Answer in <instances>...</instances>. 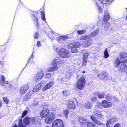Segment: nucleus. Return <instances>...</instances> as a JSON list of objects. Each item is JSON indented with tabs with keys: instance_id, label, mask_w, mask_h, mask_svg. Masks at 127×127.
Returning a JSON list of instances; mask_svg holds the SVG:
<instances>
[{
	"instance_id": "1",
	"label": "nucleus",
	"mask_w": 127,
	"mask_h": 127,
	"mask_svg": "<svg viewBox=\"0 0 127 127\" xmlns=\"http://www.w3.org/2000/svg\"><path fill=\"white\" fill-rule=\"evenodd\" d=\"M104 115L101 112L99 111L95 110L93 114L91 116V119L95 123L100 125L102 124L100 122L96 119L97 118L100 119H103Z\"/></svg>"
},
{
	"instance_id": "2",
	"label": "nucleus",
	"mask_w": 127,
	"mask_h": 127,
	"mask_svg": "<svg viewBox=\"0 0 127 127\" xmlns=\"http://www.w3.org/2000/svg\"><path fill=\"white\" fill-rule=\"evenodd\" d=\"M63 61L61 60V59L59 57L56 58L53 61L52 65L53 66L51 67L48 69V71H53L57 70L58 67L57 66L63 64Z\"/></svg>"
},
{
	"instance_id": "3",
	"label": "nucleus",
	"mask_w": 127,
	"mask_h": 127,
	"mask_svg": "<svg viewBox=\"0 0 127 127\" xmlns=\"http://www.w3.org/2000/svg\"><path fill=\"white\" fill-rule=\"evenodd\" d=\"M79 122L80 124L84 127H94L93 123L90 122L89 120L82 117L79 118Z\"/></svg>"
},
{
	"instance_id": "4",
	"label": "nucleus",
	"mask_w": 127,
	"mask_h": 127,
	"mask_svg": "<svg viewBox=\"0 0 127 127\" xmlns=\"http://www.w3.org/2000/svg\"><path fill=\"white\" fill-rule=\"evenodd\" d=\"M86 81L83 77H81L78 79L77 82V88L79 89L82 90L86 84Z\"/></svg>"
},
{
	"instance_id": "5",
	"label": "nucleus",
	"mask_w": 127,
	"mask_h": 127,
	"mask_svg": "<svg viewBox=\"0 0 127 127\" xmlns=\"http://www.w3.org/2000/svg\"><path fill=\"white\" fill-rule=\"evenodd\" d=\"M45 121L46 123L50 124L56 118V113L53 112H51L46 117Z\"/></svg>"
},
{
	"instance_id": "6",
	"label": "nucleus",
	"mask_w": 127,
	"mask_h": 127,
	"mask_svg": "<svg viewBox=\"0 0 127 127\" xmlns=\"http://www.w3.org/2000/svg\"><path fill=\"white\" fill-rule=\"evenodd\" d=\"M59 55L60 56L63 58H67L70 56L69 52L63 48L59 51Z\"/></svg>"
},
{
	"instance_id": "7",
	"label": "nucleus",
	"mask_w": 127,
	"mask_h": 127,
	"mask_svg": "<svg viewBox=\"0 0 127 127\" xmlns=\"http://www.w3.org/2000/svg\"><path fill=\"white\" fill-rule=\"evenodd\" d=\"M52 127H64L63 121L60 119H56L52 123Z\"/></svg>"
},
{
	"instance_id": "8",
	"label": "nucleus",
	"mask_w": 127,
	"mask_h": 127,
	"mask_svg": "<svg viewBox=\"0 0 127 127\" xmlns=\"http://www.w3.org/2000/svg\"><path fill=\"white\" fill-rule=\"evenodd\" d=\"M30 118L28 117H26L23 120V123L25 124H23L22 123V119H20L19 122V126L20 127H26V125H29L30 124Z\"/></svg>"
},
{
	"instance_id": "9",
	"label": "nucleus",
	"mask_w": 127,
	"mask_h": 127,
	"mask_svg": "<svg viewBox=\"0 0 127 127\" xmlns=\"http://www.w3.org/2000/svg\"><path fill=\"white\" fill-rule=\"evenodd\" d=\"M44 73L43 71H41L35 75L33 78V81L34 82H37L40 80L43 77Z\"/></svg>"
},
{
	"instance_id": "10",
	"label": "nucleus",
	"mask_w": 127,
	"mask_h": 127,
	"mask_svg": "<svg viewBox=\"0 0 127 127\" xmlns=\"http://www.w3.org/2000/svg\"><path fill=\"white\" fill-rule=\"evenodd\" d=\"M29 87L28 84H26L21 87L20 89V94L21 95L24 94L27 91Z\"/></svg>"
},
{
	"instance_id": "11",
	"label": "nucleus",
	"mask_w": 127,
	"mask_h": 127,
	"mask_svg": "<svg viewBox=\"0 0 127 127\" xmlns=\"http://www.w3.org/2000/svg\"><path fill=\"white\" fill-rule=\"evenodd\" d=\"M67 102V105L69 109H74L75 108L76 105L74 101L71 100H68Z\"/></svg>"
},
{
	"instance_id": "12",
	"label": "nucleus",
	"mask_w": 127,
	"mask_h": 127,
	"mask_svg": "<svg viewBox=\"0 0 127 127\" xmlns=\"http://www.w3.org/2000/svg\"><path fill=\"white\" fill-rule=\"evenodd\" d=\"M102 106L106 108H108L111 107L112 105L111 102L108 101L106 100L102 101L101 103Z\"/></svg>"
},
{
	"instance_id": "13",
	"label": "nucleus",
	"mask_w": 127,
	"mask_h": 127,
	"mask_svg": "<svg viewBox=\"0 0 127 127\" xmlns=\"http://www.w3.org/2000/svg\"><path fill=\"white\" fill-rule=\"evenodd\" d=\"M49 109H45L43 110L40 113V116L42 118L46 117L49 114Z\"/></svg>"
},
{
	"instance_id": "14",
	"label": "nucleus",
	"mask_w": 127,
	"mask_h": 127,
	"mask_svg": "<svg viewBox=\"0 0 127 127\" xmlns=\"http://www.w3.org/2000/svg\"><path fill=\"white\" fill-rule=\"evenodd\" d=\"M127 70V66L126 64L122 63L119 66L118 70L121 72L126 71Z\"/></svg>"
},
{
	"instance_id": "15",
	"label": "nucleus",
	"mask_w": 127,
	"mask_h": 127,
	"mask_svg": "<svg viewBox=\"0 0 127 127\" xmlns=\"http://www.w3.org/2000/svg\"><path fill=\"white\" fill-rule=\"evenodd\" d=\"M81 45V44L80 43L78 42H75L69 44L68 46V47L69 49H70L71 47H72L78 48L80 47Z\"/></svg>"
},
{
	"instance_id": "16",
	"label": "nucleus",
	"mask_w": 127,
	"mask_h": 127,
	"mask_svg": "<svg viewBox=\"0 0 127 127\" xmlns=\"http://www.w3.org/2000/svg\"><path fill=\"white\" fill-rule=\"evenodd\" d=\"M121 60L123 62H127V54L125 52L121 53L120 55Z\"/></svg>"
},
{
	"instance_id": "17",
	"label": "nucleus",
	"mask_w": 127,
	"mask_h": 127,
	"mask_svg": "<svg viewBox=\"0 0 127 127\" xmlns=\"http://www.w3.org/2000/svg\"><path fill=\"white\" fill-rule=\"evenodd\" d=\"M54 82L52 81L50 82L49 83L47 84L42 88L43 91H45L48 89H50L52 86L54 84Z\"/></svg>"
},
{
	"instance_id": "18",
	"label": "nucleus",
	"mask_w": 127,
	"mask_h": 127,
	"mask_svg": "<svg viewBox=\"0 0 127 127\" xmlns=\"http://www.w3.org/2000/svg\"><path fill=\"white\" fill-rule=\"evenodd\" d=\"M39 118L37 117L30 118V124L36 125L39 121Z\"/></svg>"
},
{
	"instance_id": "19",
	"label": "nucleus",
	"mask_w": 127,
	"mask_h": 127,
	"mask_svg": "<svg viewBox=\"0 0 127 127\" xmlns=\"http://www.w3.org/2000/svg\"><path fill=\"white\" fill-rule=\"evenodd\" d=\"M86 41H84L82 43V45L85 47H88L92 43V40L91 39H88Z\"/></svg>"
},
{
	"instance_id": "20",
	"label": "nucleus",
	"mask_w": 127,
	"mask_h": 127,
	"mask_svg": "<svg viewBox=\"0 0 127 127\" xmlns=\"http://www.w3.org/2000/svg\"><path fill=\"white\" fill-rule=\"evenodd\" d=\"M84 52L83 54V59H86L87 58L88 56L90 54L89 52L85 49H83L81 50V53H82Z\"/></svg>"
},
{
	"instance_id": "21",
	"label": "nucleus",
	"mask_w": 127,
	"mask_h": 127,
	"mask_svg": "<svg viewBox=\"0 0 127 127\" xmlns=\"http://www.w3.org/2000/svg\"><path fill=\"white\" fill-rule=\"evenodd\" d=\"M99 32L98 30H96L93 32L91 33L89 35H88L89 39H91L95 37Z\"/></svg>"
},
{
	"instance_id": "22",
	"label": "nucleus",
	"mask_w": 127,
	"mask_h": 127,
	"mask_svg": "<svg viewBox=\"0 0 127 127\" xmlns=\"http://www.w3.org/2000/svg\"><path fill=\"white\" fill-rule=\"evenodd\" d=\"M67 38L68 37L66 36H62L58 38V40L59 43H62L64 42L65 40L67 39Z\"/></svg>"
},
{
	"instance_id": "23",
	"label": "nucleus",
	"mask_w": 127,
	"mask_h": 127,
	"mask_svg": "<svg viewBox=\"0 0 127 127\" xmlns=\"http://www.w3.org/2000/svg\"><path fill=\"white\" fill-rule=\"evenodd\" d=\"M93 95H97L99 98H104L105 95V94L104 92L98 93L97 92H95Z\"/></svg>"
},
{
	"instance_id": "24",
	"label": "nucleus",
	"mask_w": 127,
	"mask_h": 127,
	"mask_svg": "<svg viewBox=\"0 0 127 127\" xmlns=\"http://www.w3.org/2000/svg\"><path fill=\"white\" fill-rule=\"evenodd\" d=\"M98 77L102 80H104L105 79H106L107 75H106L102 73H98L97 75Z\"/></svg>"
},
{
	"instance_id": "25",
	"label": "nucleus",
	"mask_w": 127,
	"mask_h": 127,
	"mask_svg": "<svg viewBox=\"0 0 127 127\" xmlns=\"http://www.w3.org/2000/svg\"><path fill=\"white\" fill-rule=\"evenodd\" d=\"M121 62L119 58H117L114 61V67H118Z\"/></svg>"
},
{
	"instance_id": "26",
	"label": "nucleus",
	"mask_w": 127,
	"mask_h": 127,
	"mask_svg": "<svg viewBox=\"0 0 127 127\" xmlns=\"http://www.w3.org/2000/svg\"><path fill=\"white\" fill-rule=\"evenodd\" d=\"M41 87L39 85L35 86L33 89V92H35L38 91L40 89Z\"/></svg>"
},
{
	"instance_id": "27",
	"label": "nucleus",
	"mask_w": 127,
	"mask_h": 127,
	"mask_svg": "<svg viewBox=\"0 0 127 127\" xmlns=\"http://www.w3.org/2000/svg\"><path fill=\"white\" fill-rule=\"evenodd\" d=\"M1 80L0 81V84L1 85H3L5 83V77L3 75H1L0 76Z\"/></svg>"
},
{
	"instance_id": "28",
	"label": "nucleus",
	"mask_w": 127,
	"mask_h": 127,
	"mask_svg": "<svg viewBox=\"0 0 127 127\" xmlns=\"http://www.w3.org/2000/svg\"><path fill=\"white\" fill-rule=\"evenodd\" d=\"M84 106L87 109H90L92 107V105L90 104L89 101H87L85 103Z\"/></svg>"
},
{
	"instance_id": "29",
	"label": "nucleus",
	"mask_w": 127,
	"mask_h": 127,
	"mask_svg": "<svg viewBox=\"0 0 127 127\" xmlns=\"http://www.w3.org/2000/svg\"><path fill=\"white\" fill-rule=\"evenodd\" d=\"M113 1H112V0H106V1L105 0H103L102 1H101V3H102L103 4H104L103 5V7H104V6H106L107 5H108V4H108V3H106V1L107 2H110V3H111Z\"/></svg>"
},
{
	"instance_id": "30",
	"label": "nucleus",
	"mask_w": 127,
	"mask_h": 127,
	"mask_svg": "<svg viewBox=\"0 0 127 127\" xmlns=\"http://www.w3.org/2000/svg\"><path fill=\"white\" fill-rule=\"evenodd\" d=\"M104 58H108L109 56V55L108 54V51L107 49H105V50L104 52Z\"/></svg>"
},
{
	"instance_id": "31",
	"label": "nucleus",
	"mask_w": 127,
	"mask_h": 127,
	"mask_svg": "<svg viewBox=\"0 0 127 127\" xmlns=\"http://www.w3.org/2000/svg\"><path fill=\"white\" fill-rule=\"evenodd\" d=\"M63 94L64 97H66L69 95V92L67 91H64L63 92Z\"/></svg>"
},
{
	"instance_id": "32",
	"label": "nucleus",
	"mask_w": 127,
	"mask_h": 127,
	"mask_svg": "<svg viewBox=\"0 0 127 127\" xmlns=\"http://www.w3.org/2000/svg\"><path fill=\"white\" fill-rule=\"evenodd\" d=\"M89 36L88 35H84L82 36L80 38V40H84L89 39Z\"/></svg>"
},
{
	"instance_id": "33",
	"label": "nucleus",
	"mask_w": 127,
	"mask_h": 127,
	"mask_svg": "<svg viewBox=\"0 0 127 127\" xmlns=\"http://www.w3.org/2000/svg\"><path fill=\"white\" fill-rule=\"evenodd\" d=\"M76 48L72 47L70 48L71 49V52L72 53H76L78 52V50Z\"/></svg>"
},
{
	"instance_id": "34",
	"label": "nucleus",
	"mask_w": 127,
	"mask_h": 127,
	"mask_svg": "<svg viewBox=\"0 0 127 127\" xmlns=\"http://www.w3.org/2000/svg\"><path fill=\"white\" fill-rule=\"evenodd\" d=\"M110 25L109 22H107L105 25L104 29L106 31H107L108 29V28L110 27Z\"/></svg>"
},
{
	"instance_id": "35",
	"label": "nucleus",
	"mask_w": 127,
	"mask_h": 127,
	"mask_svg": "<svg viewBox=\"0 0 127 127\" xmlns=\"http://www.w3.org/2000/svg\"><path fill=\"white\" fill-rule=\"evenodd\" d=\"M3 101L4 102L8 104V102L9 100V99H8L7 97H3Z\"/></svg>"
},
{
	"instance_id": "36",
	"label": "nucleus",
	"mask_w": 127,
	"mask_h": 127,
	"mask_svg": "<svg viewBox=\"0 0 127 127\" xmlns=\"http://www.w3.org/2000/svg\"><path fill=\"white\" fill-rule=\"evenodd\" d=\"M92 97L91 99V101H95L97 100V98L96 96V95H94Z\"/></svg>"
},
{
	"instance_id": "37",
	"label": "nucleus",
	"mask_w": 127,
	"mask_h": 127,
	"mask_svg": "<svg viewBox=\"0 0 127 127\" xmlns=\"http://www.w3.org/2000/svg\"><path fill=\"white\" fill-rule=\"evenodd\" d=\"M107 16H105L104 18V20L105 21H106L108 20L110 18V16L108 14H107Z\"/></svg>"
},
{
	"instance_id": "38",
	"label": "nucleus",
	"mask_w": 127,
	"mask_h": 127,
	"mask_svg": "<svg viewBox=\"0 0 127 127\" xmlns=\"http://www.w3.org/2000/svg\"><path fill=\"white\" fill-rule=\"evenodd\" d=\"M58 108L56 107V105H55L54 106H53L52 108V110L54 111H57L58 110Z\"/></svg>"
},
{
	"instance_id": "39",
	"label": "nucleus",
	"mask_w": 127,
	"mask_h": 127,
	"mask_svg": "<svg viewBox=\"0 0 127 127\" xmlns=\"http://www.w3.org/2000/svg\"><path fill=\"white\" fill-rule=\"evenodd\" d=\"M102 106L101 103L98 102L96 103L95 105V107L96 108H100Z\"/></svg>"
},
{
	"instance_id": "40",
	"label": "nucleus",
	"mask_w": 127,
	"mask_h": 127,
	"mask_svg": "<svg viewBox=\"0 0 127 127\" xmlns=\"http://www.w3.org/2000/svg\"><path fill=\"white\" fill-rule=\"evenodd\" d=\"M96 5L97 6V7L99 10V12L101 13L102 12L101 8L100 6L99 5L98 3L97 2L96 3Z\"/></svg>"
},
{
	"instance_id": "41",
	"label": "nucleus",
	"mask_w": 127,
	"mask_h": 127,
	"mask_svg": "<svg viewBox=\"0 0 127 127\" xmlns=\"http://www.w3.org/2000/svg\"><path fill=\"white\" fill-rule=\"evenodd\" d=\"M85 32V31L82 30L81 31H78L77 32V33L78 34H81L84 33Z\"/></svg>"
},
{
	"instance_id": "42",
	"label": "nucleus",
	"mask_w": 127,
	"mask_h": 127,
	"mask_svg": "<svg viewBox=\"0 0 127 127\" xmlns=\"http://www.w3.org/2000/svg\"><path fill=\"white\" fill-rule=\"evenodd\" d=\"M28 113V111L27 110L24 111L22 114V118H23L24 116L26 115Z\"/></svg>"
},
{
	"instance_id": "43",
	"label": "nucleus",
	"mask_w": 127,
	"mask_h": 127,
	"mask_svg": "<svg viewBox=\"0 0 127 127\" xmlns=\"http://www.w3.org/2000/svg\"><path fill=\"white\" fill-rule=\"evenodd\" d=\"M68 113V111L67 110H64V111L63 113L64 114L66 118L67 117V116Z\"/></svg>"
},
{
	"instance_id": "44",
	"label": "nucleus",
	"mask_w": 127,
	"mask_h": 127,
	"mask_svg": "<svg viewBox=\"0 0 127 127\" xmlns=\"http://www.w3.org/2000/svg\"><path fill=\"white\" fill-rule=\"evenodd\" d=\"M46 82L45 81H42L39 84L40 86L41 87L43 86L46 83Z\"/></svg>"
},
{
	"instance_id": "45",
	"label": "nucleus",
	"mask_w": 127,
	"mask_h": 127,
	"mask_svg": "<svg viewBox=\"0 0 127 127\" xmlns=\"http://www.w3.org/2000/svg\"><path fill=\"white\" fill-rule=\"evenodd\" d=\"M116 120V119L115 118H114L111 119L109 120V123L112 124L114 123Z\"/></svg>"
},
{
	"instance_id": "46",
	"label": "nucleus",
	"mask_w": 127,
	"mask_h": 127,
	"mask_svg": "<svg viewBox=\"0 0 127 127\" xmlns=\"http://www.w3.org/2000/svg\"><path fill=\"white\" fill-rule=\"evenodd\" d=\"M106 98L107 100L109 101L111 99V97L109 95H107Z\"/></svg>"
},
{
	"instance_id": "47",
	"label": "nucleus",
	"mask_w": 127,
	"mask_h": 127,
	"mask_svg": "<svg viewBox=\"0 0 127 127\" xmlns=\"http://www.w3.org/2000/svg\"><path fill=\"white\" fill-rule=\"evenodd\" d=\"M41 18L43 20L45 21V18L44 13V12H42L41 14Z\"/></svg>"
},
{
	"instance_id": "48",
	"label": "nucleus",
	"mask_w": 127,
	"mask_h": 127,
	"mask_svg": "<svg viewBox=\"0 0 127 127\" xmlns=\"http://www.w3.org/2000/svg\"><path fill=\"white\" fill-rule=\"evenodd\" d=\"M34 23H35L36 24H38V21L37 18L35 16H34Z\"/></svg>"
},
{
	"instance_id": "49",
	"label": "nucleus",
	"mask_w": 127,
	"mask_h": 127,
	"mask_svg": "<svg viewBox=\"0 0 127 127\" xmlns=\"http://www.w3.org/2000/svg\"><path fill=\"white\" fill-rule=\"evenodd\" d=\"M86 63L87 61L86 60V59H83L82 65L84 66H85L86 65Z\"/></svg>"
},
{
	"instance_id": "50",
	"label": "nucleus",
	"mask_w": 127,
	"mask_h": 127,
	"mask_svg": "<svg viewBox=\"0 0 127 127\" xmlns=\"http://www.w3.org/2000/svg\"><path fill=\"white\" fill-rule=\"evenodd\" d=\"M31 94L30 93H28L26 95V97L27 98H29L31 96Z\"/></svg>"
},
{
	"instance_id": "51",
	"label": "nucleus",
	"mask_w": 127,
	"mask_h": 127,
	"mask_svg": "<svg viewBox=\"0 0 127 127\" xmlns=\"http://www.w3.org/2000/svg\"><path fill=\"white\" fill-rule=\"evenodd\" d=\"M51 76V75L50 74L48 73L46 74L45 77L46 78H49Z\"/></svg>"
},
{
	"instance_id": "52",
	"label": "nucleus",
	"mask_w": 127,
	"mask_h": 127,
	"mask_svg": "<svg viewBox=\"0 0 127 127\" xmlns=\"http://www.w3.org/2000/svg\"><path fill=\"white\" fill-rule=\"evenodd\" d=\"M38 33L37 32H36L34 35L35 39L38 38Z\"/></svg>"
},
{
	"instance_id": "53",
	"label": "nucleus",
	"mask_w": 127,
	"mask_h": 127,
	"mask_svg": "<svg viewBox=\"0 0 127 127\" xmlns=\"http://www.w3.org/2000/svg\"><path fill=\"white\" fill-rule=\"evenodd\" d=\"M4 64L2 61H0V67H2L3 65Z\"/></svg>"
},
{
	"instance_id": "54",
	"label": "nucleus",
	"mask_w": 127,
	"mask_h": 127,
	"mask_svg": "<svg viewBox=\"0 0 127 127\" xmlns=\"http://www.w3.org/2000/svg\"><path fill=\"white\" fill-rule=\"evenodd\" d=\"M114 127H120V125L119 123H117L114 125Z\"/></svg>"
},
{
	"instance_id": "55",
	"label": "nucleus",
	"mask_w": 127,
	"mask_h": 127,
	"mask_svg": "<svg viewBox=\"0 0 127 127\" xmlns=\"http://www.w3.org/2000/svg\"><path fill=\"white\" fill-rule=\"evenodd\" d=\"M37 45L38 47H40L41 46L40 41H37Z\"/></svg>"
},
{
	"instance_id": "56",
	"label": "nucleus",
	"mask_w": 127,
	"mask_h": 127,
	"mask_svg": "<svg viewBox=\"0 0 127 127\" xmlns=\"http://www.w3.org/2000/svg\"><path fill=\"white\" fill-rule=\"evenodd\" d=\"M54 50H55L56 51H58V48L56 46H54Z\"/></svg>"
},
{
	"instance_id": "57",
	"label": "nucleus",
	"mask_w": 127,
	"mask_h": 127,
	"mask_svg": "<svg viewBox=\"0 0 127 127\" xmlns=\"http://www.w3.org/2000/svg\"><path fill=\"white\" fill-rule=\"evenodd\" d=\"M67 77L68 78H69L70 77V75H71V73H67Z\"/></svg>"
},
{
	"instance_id": "58",
	"label": "nucleus",
	"mask_w": 127,
	"mask_h": 127,
	"mask_svg": "<svg viewBox=\"0 0 127 127\" xmlns=\"http://www.w3.org/2000/svg\"><path fill=\"white\" fill-rule=\"evenodd\" d=\"M107 14H108V11H106V12L105 13V16H107Z\"/></svg>"
},
{
	"instance_id": "59",
	"label": "nucleus",
	"mask_w": 127,
	"mask_h": 127,
	"mask_svg": "<svg viewBox=\"0 0 127 127\" xmlns=\"http://www.w3.org/2000/svg\"><path fill=\"white\" fill-rule=\"evenodd\" d=\"M54 33L53 32L51 31V35H52V34L53 36H54Z\"/></svg>"
},
{
	"instance_id": "60",
	"label": "nucleus",
	"mask_w": 127,
	"mask_h": 127,
	"mask_svg": "<svg viewBox=\"0 0 127 127\" xmlns=\"http://www.w3.org/2000/svg\"><path fill=\"white\" fill-rule=\"evenodd\" d=\"M109 121H107V123H106V126H108V125H109Z\"/></svg>"
},
{
	"instance_id": "61",
	"label": "nucleus",
	"mask_w": 127,
	"mask_h": 127,
	"mask_svg": "<svg viewBox=\"0 0 127 127\" xmlns=\"http://www.w3.org/2000/svg\"><path fill=\"white\" fill-rule=\"evenodd\" d=\"M13 127H18V126L16 125H15V126Z\"/></svg>"
},
{
	"instance_id": "62",
	"label": "nucleus",
	"mask_w": 127,
	"mask_h": 127,
	"mask_svg": "<svg viewBox=\"0 0 127 127\" xmlns=\"http://www.w3.org/2000/svg\"><path fill=\"white\" fill-rule=\"evenodd\" d=\"M2 105L1 102L0 101V107Z\"/></svg>"
},
{
	"instance_id": "63",
	"label": "nucleus",
	"mask_w": 127,
	"mask_h": 127,
	"mask_svg": "<svg viewBox=\"0 0 127 127\" xmlns=\"http://www.w3.org/2000/svg\"><path fill=\"white\" fill-rule=\"evenodd\" d=\"M33 57V55H32L31 56V58H32Z\"/></svg>"
},
{
	"instance_id": "64",
	"label": "nucleus",
	"mask_w": 127,
	"mask_h": 127,
	"mask_svg": "<svg viewBox=\"0 0 127 127\" xmlns=\"http://www.w3.org/2000/svg\"><path fill=\"white\" fill-rule=\"evenodd\" d=\"M83 73H85V71H83Z\"/></svg>"
}]
</instances>
